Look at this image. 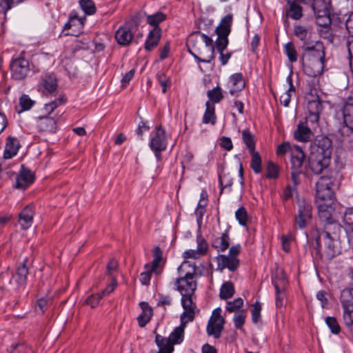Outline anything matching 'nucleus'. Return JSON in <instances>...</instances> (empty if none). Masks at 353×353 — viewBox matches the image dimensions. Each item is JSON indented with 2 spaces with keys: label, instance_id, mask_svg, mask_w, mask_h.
<instances>
[{
  "label": "nucleus",
  "instance_id": "obj_62",
  "mask_svg": "<svg viewBox=\"0 0 353 353\" xmlns=\"http://www.w3.org/2000/svg\"><path fill=\"white\" fill-rule=\"evenodd\" d=\"M193 294H188L187 296H182L181 303L184 310H195L196 305L192 302Z\"/></svg>",
  "mask_w": 353,
  "mask_h": 353
},
{
  "label": "nucleus",
  "instance_id": "obj_61",
  "mask_svg": "<svg viewBox=\"0 0 353 353\" xmlns=\"http://www.w3.org/2000/svg\"><path fill=\"white\" fill-rule=\"evenodd\" d=\"M294 235L289 233L287 235H282L281 236V245L283 250L288 252L290 250V243L294 240Z\"/></svg>",
  "mask_w": 353,
  "mask_h": 353
},
{
  "label": "nucleus",
  "instance_id": "obj_48",
  "mask_svg": "<svg viewBox=\"0 0 353 353\" xmlns=\"http://www.w3.org/2000/svg\"><path fill=\"white\" fill-rule=\"evenodd\" d=\"M219 181L221 186L220 194H222L224 188H230L233 183V179L230 173L221 172L219 174Z\"/></svg>",
  "mask_w": 353,
  "mask_h": 353
},
{
  "label": "nucleus",
  "instance_id": "obj_22",
  "mask_svg": "<svg viewBox=\"0 0 353 353\" xmlns=\"http://www.w3.org/2000/svg\"><path fill=\"white\" fill-rule=\"evenodd\" d=\"M57 121L50 117H41L37 121L39 131L46 133H54L57 129Z\"/></svg>",
  "mask_w": 353,
  "mask_h": 353
},
{
  "label": "nucleus",
  "instance_id": "obj_3",
  "mask_svg": "<svg viewBox=\"0 0 353 353\" xmlns=\"http://www.w3.org/2000/svg\"><path fill=\"white\" fill-rule=\"evenodd\" d=\"M196 270V265L186 260L178 268L179 272L181 274H184V276L176 279L175 283L176 289L180 292L181 296L194 294L196 288V282L193 280Z\"/></svg>",
  "mask_w": 353,
  "mask_h": 353
},
{
  "label": "nucleus",
  "instance_id": "obj_8",
  "mask_svg": "<svg viewBox=\"0 0 353 353\" xmlns=\"http://www.w3.org/2000/svg\"><path fill=\"white\" fill-rule=\"evenodd\" d=\"M225 319L221 316V309L217 307L213 310L207 325V333L208 335L213 336L215 339H219L223 330Z\"/></svg>",
  "mask_w": 353,
  "mask_h": 353
},
{
  "label": "nucleus",
  "instance_id": "obj_40",
  "mask_svg": "<svg viewBox=\"0 0 353 353\" xmlns=\"http://www.w3.org/2000/svg\"><path fill=\"white\" fill-rule=\"evenodd\" d=\"M242 139L249 152L255 150V137L249 130L242 131Z\"/></svg>",
  "mask_w": 353,
  "mask_h": 353
},
{
  "label": "nucleus",
  "instance_id": "obj_19",
  "mask_svg": "<svg viewBox=\"0 0 353 353\" xmlns=\"http://www.w3.org/2000/svg\"><path fill=\"white\" fill-rule=\"evenodd\" d=\"M313 133L310 128L303 121H300L294 132V138L299 142H308L311 140Z\"/></svg>",
  "mask_w": 353,
  "mask_h": 353
},
{
  "label": "nucleus",
  "instance_id": "obj_39",
  "mask_svg": "<svg viewBox=\"0 0 353 353\" xmlns=\"http://www.w3.org/2000/svg\"><path fill=\"white\" fill-rule=\"evenodd\" d=\"M307 237L309 241L315 242L314 248L317 253H320L321 251V232L316 227L314 226L311 228L308 234H307Z\"/></svg>",
  "mask_w": 353,
  "mask_h": 353
},
{
  "label": "nucleus",
  "instance_id": "obj_18",
  "mask_svg": "<svg viewBox=\"0 0 353 353\" xmlns=\"http://www.w3.org/2000/svg\"><path fill=\"white\" fill-rule=\"evenodd\" d=\"M294 34L300 39L303 44L312 43V37L314 34L312 27L308 26L297 25L294 26Z\"/></svg>",
  "mask_w": 353,
  "mask_h": 353
},
{
  "label": "nucleus",
  "instance_id": "obj_59",
  "mask_svg": "<svg viewBox=\"0 0 353 353\" xmlns=\"http://www.w3.org/2000/svg\"><path fill=\"white\" fill-rule=\"evenodd\" d=\"M235 216L241 225H246L248 222V214L245 208H239L235 212Z\"/></svg>",
  "mask_w": 353,
  "mask_h": 353
},
{
  "label": "nucleus",
  "instance_id": "obj_31",
  "mask_svg": "<svg viewBox=\"0 0 353 353\" xmlns=\"http://www.w3.org/2000/svg\"><path fill=\"white\" fill-rule=\"evenodd\" d=\"M304 159L305 154L302 149L298 145H294L291 157L292 170H300Z\"/></svg>",
  "mask_w": 353,
  "mask_h": 353
},
{
  "label": "nucleus",
  "instance_id": "obj_35",
  "mask_svg": "<svg viewBox=\"0 0 353 353\" xmlns=\"http://www.w3.org/2000/svg\"><path fill=\"white\" fill-rule=\"evenodd\" d=\"M212 245L219 252L226 250L230 245V237L228 231L223 232L221 236L215 238Z\"/></svg>",
  "mask_w": 353,
  "mask_h": 353
},
{
  "label": "nucleus",
  "instance_id": "obj_50",
  "mask_svg": "<svg viewBox=\"0 0 353 353\" xmlns=\"http://www.w3.org/2000/svg\"><path fill=\"white\" fill-rule=\"evenodd\" d=\"M19 107L20 110L18 112L20 113L23 111L29 110L34 104V101H32L28 95L23 94L19 99Z\"/></svg>",
  "mask_w": 353,
  "mask_h": 353
},
{
  "label": "nucleus",
  "instance_id": "obj_33",
  "mask_svg": "<svg viewBox=\"0 0 353 353\" xmlns=\"http://www.w3.org/2000/svg\"><path fill=\"white\" fill-rule=\"evenodd\" d=\"M19 148L18 140L12 137H8L4 150L3 157L5 159H10L17 154Z\"/></svg>",
  "mask_w": 353,
  "mask_h": 353
},
{
  "label": "nucleus",
  "instance_id": "obj_51",
  "mask_svg": "<svg viewBox=\"0 0 353 353\" xmlns=\"http://www.w3.org/2000/svg\"><path fill=\"white\" fill-rule=\"evenodd\" d=\"M207 95L208 98L215 103H219L223 98L221 88L216 86L212 90H208Z\"/></svg>",
  "mask_w": 353,
  "mask_h": 353
},
{
  "label": "nucleus",
  "instance_id": "obj_30",
  "mask_svg": "<svg viewBox=\"0 0 353 353\" xmlns=\"http://www.w3.org/2000/svg\"><path fill=\"white\" fill-rule=\"evenodd\" d=\"M139 305L141 308V313L138 316L137 321L139 325L143 327L150 321L152 316V309L147 302H141Z\"/></svg>",
  "mask_w": 353,
  "mask_h": 353
},
{
  "label": "nucleus",
  "instance_id": "obj_46",
  "mask_svg": "<svg viewBox=\"0 0 353 353\" xmlns=\"http://www.w3.org/2000/svg\"><path fill=\"white\" fill-rule=\"evenodd\" d=\"M284 52L291 63L296 62L298 59V53L293 43L288 42L284 46Z\"/></svg>",
  "mask_w": 353,
  "mask_h": 353
},
{
  "label": "nucleus",
  "instance_id": "obj_34",
  "mask_svg": "<svg viewBox=\"0 0 353 353\" xmlns=\"http://www.w3.org/2000/svg\"><path fill=\"white\" fill-rule=\"evenodd\" d=\"M161 37V30L159 28H154L151 30L145 42V49L150 51L154 49L159 43Z\"/></svg>",
  "mask_w": 353,
  "mask_h": 353
},
{
  "label": "nucleus",
  "instance_id": "obj_23",
  "mask_svg": "<svg viewBox=\"0 0 353 353\" xmlns=\"http://www.w3.org/2000/svg\"><path fill=\"white\" fill-rule=\"evenodd\" d=\"M312 7L316 17L319 19H323L325 20L324 25H325L327 22L330 21L329 10L324 0H314Z\"/></svg>",
  "mask_w": 353,
  "mask_h": 353
},
{
  "label": "nucleus",
  "instance_id": "obj_26",
  "mask_svg": "<svg viewBox=\"0 0 353 353\" xmlns=\"http://www.w3.org/2000/svg\"><path fill=\"white\" fill-rule=\"evenodd\" d=\"M230 81L232 84L230 89V94L232 96L236 97L245 88V83L243 77L241 73H235L230 77Z\"/></svg>",
  "mask_w": 353,
  "mask_h": 353
},
{
  "label": "nucleus",
  "instance_id": "obj_41",
  "mask_svg": "<svg viewBox=\"0 0 353 353\" xmlns=\"http://www.w3.org/2000/svg\"><path fill=\"white\" fill-rule=\"evenodd\" d=\"M234 294V287L232 282H225L220 288L219 296L221 299L231 298Z\"/></svg>",
  "mask_w": 353,
  "mask_h": 353
},
{
  "label": "nucleus",
  "instance_id": "obj_44",
  "mask_svg": "<svg viewBox=\"0 0 353 353\" xmlns=\"http://www.w3.org/2000/svg\"><path fill=\"white\" fill-rule=\"evenodd\" d=\"M163 265V252L159 247H156L153 252V260L150 263L152 269L158 270V268Z\"/></svg>",
  "mask_w": 353,
  "mask_h": 353
},
{
  "label": "nucleus",
  "instance_id": "obj_58",
  "mask_svg": "<svg viewBox=\"0 0 353 353\" xmlns=\"http://www.w3.org/2000/svg\"><path fill=\"white\" fill-rule=\"evenodd\" d=\"M243 305V300L241 298H237L232 301L227 303L226 310L230 312H236Z\"/></svg>",
  "mask_w": 353,
  "mask_h": 353
},
{
  "label": "nucleus",
  "instance_id": "obj_37",
  "mask_svg": "<svg viewBox=\"0 0 353 353\" xmlns=\"http://www.w3.org/2000/svg\"><path fill=\"white\" fill-rule=\"evenodd\" d=\"M205 106L206 109L203 114L202 121L203 123H210L214 125L216 121L214 105L211 104L210 101H207Z\"/></svg>",
  "mask_w": 353,
  "mask_h": 353
},
{
  "label": "nucleus",
  "instance_id": "obj_27",
  "mask_svg": "<svg viewBox=\"0 0 353 353\" xmlns=\"http://www.w3.org/2000/svg\"><path fill=\"white\" fill-rule=\"evenodd\" d=\"M343 123L353 131V99H348L343 104L342 108Z\"/></svg>",
  "mask_w": 353,
  "mask_h": 353
},
{
  "label": "nucleus",
  "instance_id": "obj_9",
  "mask_svg": "<svg viewBox=\"0 0 353 353\" xmlns=\"http://www.w3.org/2000/svg\"><path fill=\"white\" fill-rule=\"evenodd\" d=\"M342 252L339 239L325 237V245L320 257L325 261H330Z\"/></svg>",
  "mask_w": 353,
  "mask_h": 353
},
{
  "label": "nucleus",
  "instance_id": "obj_36",
  "mask_svg": "<svg viewBox=\"0 0 353 353\" xmlns=\"http://www.w3.org/2000/svg\"><path fill=\"white\" fill-rule=\"evenodd\" d=\"M307 110L308 112L321 113L323 106L319 96L310 94L307 97Z\"/></svg>",
  "mask_w": 353,
  "mask_h": 353
},
{
  "label": "nucleus",
  "instance_id": "obj_25",
  "mask_svg": "<svg viewBox=\"0 0 353 353\" xmlns=\"http://www.w3.org/2000/svg\"><path fill=\"white\" fill-rule=\"evenodd\" d=\"M28 274V268L26 265V263L23 262V264L17 268L16 273L12 276V280L17 285V288H15L16 291H19L21 289L25 288Z\"/></svg>",
  "mask_w": 353,
  "mask_h": 353
},
{
  "label": "nucleus",
  "instance_id": "obj_12",
  "mask_svg": "<svg viewBox=\"0 0 353 353\" xmlns=\"http://www.w3.org/2000/svg\"><path fill=\"white\" fill-rule=\"evenodd\" d=\"M312 152L331 157L332 153V141L327 137L321 136L316 139L311 148Z\"/></svg>",
  "mask_w": 353,
  "mask_h": 353
},
{
  "label": "nucleus",
  "instance_id": "obj_47",
  "mask_svg": "<svg viewBox=\"0 0 353 353\" xmlns=\"http://www.w3.org/2000/svg\"><path fill=\"white\" fill-rule=\"evenodd\" d=\"M249 152L252 157L250 164L252 169L255 173H260L261 172V158L259 153L255 150Z\"/></svg>",
  "mask_w": 353,
  "mask_h": 353
},
{
  "label": "nucleus",
  "instance_id": "obj_21",
  "mask_svg": "<svg viewBox=\"0 0 353 353\" xmlns=\"http://www.w3.org/2000/svg\"><path fill=\"white\" fill-rule=\"evenodd\" d=\"M114 37L118 44L127 46L132 42L134 34L128 27L121 26L116 31Z\"/></svg>",
  "mask_w": 353,
  "mask_h": 353
},
{
  "label": "nucleus",
  "instance_id": "obj_14",
  "mask_svg": "<svg viewBox=\"0 0 353 353\" xmlns=\"http://www.w3.org/2000/svg\"><path fill=\"white\" fill-rule=\"evenodd\" d=\"M196 243L197 248L196 250L190 249L183 252V257L185 259H198L207 254L208 245L207 241L201 236H197Z\"/></svg>",
  "mask_w": 353,
  "mask_h": 353
},
{
  "label": "nucleus",
  "instance_id": "obj_13",
  "mask_svg": "<svg viewBox=\"0 0 353 353\" xmlns=\"http://www.w3.org/2000/svg\"><path fill=\"white\" fill-rule=\"evenodd\" d=\"M85 17H79L76 12L70 14L69 21L64 26L65 30H71L68 33L72 36L78 37L82 32L84 26Z\"/></svg>",
  "mask_w": 353,
  "mask_h": 353
},
{
  "label": "nucleus",
  "instance_id": "obj_63",
  "mask_svg": "<svg viewBox=\"0 0 353 353\" xmlns=\"http://www.w3.org/2000/svg\"><path fill=\"white\" fill-rule=\"evenodd\" d=\"M159 83L162 87V92L165 93L167 88L170 85V80L164 73H158L157 75Z\"/></svg>",
  "mask_w": 353,
  "mask_h": 353
},
{
  "label": "nucleus",
  "instance_id": "obj_49",
  "mask_svg": "<svg viewBox=\"0 0 353 353\" xmlns=\"http://www.w3.org/2000/svg\"><path fill=\"white\" fill-rule=\"evenodd\" d=\"M166 18L164 13L161 12H157L154 14L148 15L147 17V23L154 28H159L158 26L160 23L163 21Z\"/></svg>",
  "mask_w": 353,
  "mask_h": 353
},
{
  "label": "nucleus",
  "instance_id": "obj_54",
  "mask_svg": "<svg viewBox=\"0 0 353 353\" xmlns=\"http://www.w3.org/2000/svg\"><path fill=\"white\" fill-rule=\"evenodd\" d=\"M79 4L85 14L90 15L95 13L96 7L92 0H80Z\"/></svg>",
  "mask_w": 353,
  "mask_h": 353
},
{
  "label": "nucleus",
  "instance_id": "obj_24",
  "mask_svg": "<svg viewBox=\"0 0 353 353\" xmlns=\"http://www.w3.org/2000/svg\"><path fill=\"white\" fill-rule=\"evenodd\" d=\"M34 181V174L28 170L22 168L21 171L16 179L17 188L26 189Z\"/></svg>",
  "mask_w": 353,
  "mask_h": 353
},
{
  "label": "nucleus",
  "instance_id": "obj_5",
  "mask_svg": "<svg viewBox=\"0 0 353 353\" xmlns=\"http://www.w3.org/2000/svg\"><path fill=\"white\" fill-rule=\"evenodd\" d=\"M332 181L330 176H323L316 183V202L334 201Z\"/></svg>",
  "mask_w": 353,
  "mask_h": 353
},
{
  "label": "nucleus",
  "instance_id": "obj_64",
  "mask_svg": "<svg viewBox=\"0 0 353 353\" xmlns=\"http://www.w3.org/2000/svg\"><path fill=\"white\" fill-rule=\"evenodd\" d=\"M101 299L102 295L99 293L92 294L86 299L85 303L90 305L91 307L94 308L99 305Z\"/></svg>",
  "mask_w": 353,
  "mask_h": 353
},
{
  "label": "nucleus",
  "instance_id": "obj_1",
  "mask_svg": "<svg viewBox=\"0 0 353 353\" xmlns=\"http://www.w3.org/2000/svg\"><path fill=\"white\" fill-rule=\"evenodd\" d=\"M301 49V60L305 72L311 77L320 74L325 59L323 43L320 41H314L302 44Z\"/></svg>",
  "mask_w": 353,
  "mask_h": 353
},
{
  "label": "nucleus",
  "instance_id": "obj_20",
  "mask_svg": "<svg viewBox=\"0 0 353 353\" xmlns=\"http://www.w3.org/2000/svg\"><path fill=\"white\" fill-rule=\"evenodd\" d=\"M34 210L32 205H26L19 214V223L23 230L28 229L32 224Z\"/></svg>",
  "mask_w": 353,
  "mask_h": 353
},
{
  "label": "nucleus",
  "instance_id": "obj_11",
  "mask_svg": "<svg viewBox=\"0 0 353 353\" xmlns=\"http://www.w3.org/2000/svg\"><path fill=\"white\" fill-rule=\"evenodd\" d=\"M12 77L16 80L24 79L29 72V61L22 56L14 59L10 63Z\"/></svg>",
  "mask_w": 353,
  "mask_h": 353
},
{
  "label": "nucleus",
  "instance_id": "obj_28",
  "mask_svg": "<svg viewBox=\"0 0 353 353\" xmlns=\"http://www.w3.org/2000/svg\"><path fill=\"white\" fill-rule=\"evenodd\" d=\"M288 7L286 9V16L294 19L299 20L303 17V8L299 2L292 0H286Z\"/></svg>",
  "mask_w": 353,
  "mask_h": 353
},
{
  "label": "nucleus",
  "instance_id": "obj_10",
  "mask_svg": "<svg viewBox=\"0 0 353 353\" xmlns=\"http://www.w3.org/2000/svg\"><path fill=\"white\" fill-rule=\"evenodd\" d=\"M331 157L321 155L318 152H310L308 159L310 169L314 174H319L328 168Z\"/></svg>",
  "mask_w": 353,
  "mask_h": 353
},
{
  "label": "nucleus",
  "instance_id": "obj_2",
  "mask_svg": "<svg viewBox=\"0 0 353 353\" xmlns=\"http://www.w3.org/2000/svg\"><path fill=\"white\" fill-rule=\"evenodd\" d=\"M190 53L198 61L210 63L214 59V46L212 39L199 32L193 33L188 39Z\"/></svg>",
  "mask_w": 353,
  "mask_h": 353
},
{
  "label": "nucleus",
  "instance_id": "obj_16",
  "mask_svg": "<svg viewBox=\"0 0 353 353\" xmlns=\"http://www.w3.org/2000/svg\"><path fill=\"white\" fill-rule=\"evenodd\" d=\"M275 278H281L280 279H275L273 281L274 286L276 291V305L281 307L283 305L285 299V286L286 285V276L283 272H281V276H276Z\"/></svg>",
  "mask_w": 353,
  "mask_h": 353
},
{
  "label": "nucleus",
  "instance_id": "obj_7",
  "mask_svg": "<svg viewBox=\"0 0 353 353\" xmlns=\"http://www.w3.org/2000/svg\"><path fill=\"white\" fill-rule=\"evenodd\" d=\"M153 136L150 142V147L154 152L158 161L161 159L160 152L165 150L167 147V139L165 137V131L159 125L155 128L152 132Z\"/></svg>",
  "mask_w": 353,
  "mask_h": 353
},
{
  "label": "nucleus",
  "instance_id": "obj_29",
  "mask_svg": "<svg viewBox=\"0 0 353 353\" xmlns=\"http://www.w3.org/2000/svg\"><path fill=\"white\" fill-rule=\"evenodd\" d=\"M232 23V15L227 14L221 21L219 26L216 28V32L219 37H226L231 31V26Z\"/></svg>",
  "mask_w": 353,
  "mask_h": 353
},
{
  "label": "nucleus",
  "instance_id": "obj_60",
  "mask_svg": "<svg viewBox=\"0 0 353 353\" xmlns=\"http://www.w3.org/2000/svg\"><path fill=\"white\" fill-rule=\"evenodd\" d=\"M279 168L278 166L270 161L267 165L266 177L268 179H276L278 176Z\"/></svg>",
  "mask_w": 353,
  "mask_h": 353
},
{
  "label": "nucleus",
  "instance_id": "obj_42",
  "mask_svg": "<svg viewBox=\"0 0 353 353\" xmlns=\"http://www.w3.org/2000/svg\"><path fill=\"white\" fill-rule=\"evenodd\" d=\"M172 343L174 345L175 344H180L184 338V328L183 327H176L168 337Z\"/></svg>",
  "mask_w": 353,
  "mask_h": 353
},
{
  "label": "nucleus",
  "instance_id": "obj_38",
  "mask_svg": "<svg viewBox=\"0 0 353 353\" xmlns=\"http://www.w3.org/2000/svg\"><path fill=\"white\" fill-rule=\"evenodd\" d=\"M286 81L289 84V88L281 96L280 102L284 106L288 107L291 100V93L295 91V88L292 83L291 74L288 76Z\"/></svg>",
  "mask_w": 353,
  "mask_h": 353
},
{
  "label": "nucleus",
  "instance_id": "obj_55",
  "mask_svg": "<svg viewBox=\"0 0 353 353\" xmlns=\"http://www.w3.org/2000/svg\"><path fill=\"white\" fill-rule=\"evenodd\" d=\"M66 99L63 97L55 99L45 105L44 110L48 114L52 112L57 107L65 102Z\"/></svg>",
  "mask_w": 353,
  "mask_h": 353
},
{
  "label": "nucleus",
  "instance_id": "obj_32",
  "mask_svg": "<svg viewBox=\"0 0 353 353\" xmlns=\"http://www.w3.org/2000/svg\"><path fill=\"white\" fill-rule=\"evenodd\" d=\"M342 230V227L336 221H333L325 223L323 228L325 237L339 239V234Z\"/></svg>",
  "mask_w": 353,
  "mask_h": 353
},
{
  "label": "nucleus",
  "instance_id": "obj_17",
  "mask_svg": "<svg viewBox=\"0 0 353 353\" xmlns=\"http://www.w3.org/2000/svg\"><path fill=\"white\" fill-rule=\"evenodd\" d=\"M340 301L343 309V316L353 315V288H346L341 291Z\"/></svg>",
  "mask_w": 353,
  "mask_h": 353
},
{
  "label": "nucleus",
  "instance_id": "obj_6",
  "mask_svg": "<svg viewBox=\"0 0 353 353\" xmlns=\"http://www.w3.org/2000/svg\"><path fill=\"white\" fill-rule=\"evenodd\" d=\"M241 252V245H236L230 248L229 256L219 254L216 256L217 269L222 271L225 268L230 271H234L237 269L239 261L236 256Z\"/></svg>",
  "mask_w": 353,
  "mask_h": 353
},
{
  "label": "nucleus",
  "instance_id": "obj_43",
  "mask_svg": "<svg viewBox=\"0 0 353 353\" xmlns=\"http://www.w3.org/2000/svg\"><path fill=\"white\" fill-rule=\"evenodd\" d=\"M43 85L48 92H54L57 88L56 78L51 74L45 75L43 78Z\"/></svg>",
  "mask_w": 353,
  "mask_h": 353
},
{
  "label": "nucleus",
  "instance_id": "obj_15",
  "mask_svg": "<svg viewBox=\"0 0 353 353\" xmlns=\"http://www.w3.org/2000/svg\"><path fill=\"white\" fill-rule=\"evenodd\" d=\"M334 202V201L316 202L319 210V217L325 224L334 221L332 216Z\"/></svg>",
  "mask_w": 353,
  "mask_h": 353
},
{
  "label": "nucleus",
  "instance_id": "obj_56",
  "mask_svg": "<svg viewBox=\"0 0 353 353\" xmlns=\"http://www.w3.org/2000/svg\"><path fill=\"white\" fill-rule=\"evenodd\" d=\"M66 99L63 97L55 99L45 105L44 110L48 114L52 112L57 107L65 102Z\"/></svg>",
  "mask_w": 353,
  "mask_h": 353
},
{
  "label": "nucleus",
  "instance_id": "obj_4",
  "mask_svg": "<svg viewBox=\"0 0 353 353\" xmlns=\"http://www.w3.org/2000/svg\"><path fill=\"white\" fill-rule=\"evenodd\" d=\"M312 218V206L305 199L297 200V214L294 219V228L303 230L307 227Z\"/></svg>",
  "mask_w": 353,
  "mask_h": 353
},
{
  "label": "nucleus",
  "instance_id": "obj_52",
  "mask_svg": "<svg viewBox=\"0 0 353 353\" xmlns=\"http://www.w3.org/2000/svg\"><path fill=\"white\" fill-rule=\"evenodd\" d=\"M326 325L334 334H339L341 332V327L336 319L333 316H327L325 319Z\"/></svg>",
  "mask_w": 353,
  "mask_h": 353
},
{
  "label": "nucleus",
  "instance_id": "obj_53",
  "mask_svg": "<svg viewBox=\"0 0 353 353\" xmlns=\"http://www.w3.org/2000/svg\"><path fill=\"white\" fill-rule=\"evenodd\" d=\"M246 318V313L245 310H241L240 311H238L235 312L233 318V321L234 323V327L236 329L241 330L243 327V325L245 323Z\"/></svg>",
  "mask_w": 353,
  "mask_h": 353
},
{
  "label": "nucleus",
  "instance_id": "obj_57",
  "mask_svg": "<svg viewBox=\"0 0 353 353\" xmlns=\"http://www.w3.org/2000/svg\"><path fill=\"white\" fill-rule=\"evenodd\" d=\"M261 304L256 301L252 305V309L251 310L252 313V321L254 323H257L261 321Z\"/></svg>",
  "mask_w": 353,
  "mask_h": 353
},
{
  "label": "nucleus",
  "instance_id": "obj_45",
  "mask_svg": "<svg viewBox=\"0 0 353 353\" xmlns=\"http://www.w3.org/2000/svg\"><path fill=\"white\" fill-rule=\"evenodd\" d=\"M145 271L143 272L140 275V281L143 285H148L150 283L152 273L154 272L158 274L159 271L152 269L150 263H146L144 266Z\"/></svg>",
  "mask_w": 353,
  "mask_h": 353
}]
</instances>
